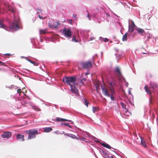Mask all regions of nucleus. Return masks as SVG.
Masks as SVG:
<instances>
[{
	"mask_svg": "<svg viewBox=\"0 0 158 158\" xmlns=\"http://www.w3.org/2000/svg\"><path fill=\"white\" fill-rule=\"evenodd\" d=\"M17 92L18 93H20L22 92V90L20 89H19L17 90Z\"/></svg>",
	"mask_w": 158,
	"mask_h": 158,
	"instance_id": "obj_33",
	"label": "nucleus"
},
{
	"mask_svg": "<svg viewBox=\"0 0 158 158\" xmlns=\"http://www.w3.org/2000/svg\"><path fill=\"white\" fill-rule=\"evenodd\" d=\"M24 135L19 134H18L16 135L17 139L21 141H24Z\"/></svg>",
	"mask_w": 158,
	"mask_h": 158,
	"instance_id": "obj_10",
	"label": "nucleus"
},
{
	"mask_svg": "<svg viewBox=\"0 0 158 158\" xmlns=\"http://www.w3.org/2000/svg\"><path fill=\"white\" fill-rule=\"evenodd\" d=\"M5 55H7V56H10V55H11V54H9V53H7V54H4Z\"/></svg>",
	"mask_w": 158,
	"mask_h": 158,
	"instance_id": "obj_41",
	"label": "nucleus"
},
{
	"mask_svg": "<svg viewBox=\"0 0 158 158\" xmlns=\"http://www.w3.org/2000/svg\"><path fill=\"white\" fill-rule=\"evenodd\" d=\"M35 110H37V111H39V110H40V109H39V108H37V109H36V108H35Z\"/></svg>",
	"mask_w": 158,
	"mask_h": 158,
	"instance_id": "obj_44",
	"label": "nucleus"
},
{
	"mask_svg": "<svg viewBox=\"0 0 158 158\" xmlns=\"http://www.w3.org/2000/svg\"><path fill=\"white\" fill-rule=\"evenodd\" d=\"M134 27L129 25V31L130 32H132L134 31Z\"/></svg>",
	"mask_w": 158,
	"mask_h": 158,
	"instance_id": "obj_24",
	"label": "nucleus"
},
{
	"mask_svg": "<svg viewBox=\"0 0 158 158\" xmlns=\"http://www.w3.org/2000/svg\"><path fill=\"white\" fill-rule=\"evenodd\" d=\"M101 88L103 94L106 96L109 97L110 94L107 89L104 86L101 85Z\"/></svg>",
	"mask_w": 158,
	"mask_h": 158,
	"instance_id": "obj_5",
	"label": "nucleus"
},
{
	"mask_svg": "<svg viewBox=\"0 0 158 158\" xmlns=\"http://www.w3.org/2000/svg\"><path fill=\"white\" fill-rule=\"evenodd\" d=\"M150 88H152V89L153 90L152 91V92H154L156 89H158V85L156 84L151 83Z\"/></svg>",
	"mask_w": 158,
	"mask_h": 158,
	"instance_id": "obj_9",
	"label": "nucleus"
},
{
	"mask_svg": "<svg viewBox=\"0 0 158 158\" xmlns=\"http://www.w3.org/2000/svg\"><path fill=\"white\" fill-rule=\"evenodd\" d=\"M73 17L75 18V20H77V16L76 15H73Z\"/></svg>",
	"mask_w": 158,
	"mask_h": 158,
	"instance_id": "obj_34",
	"label": "nucleus"
},
{
	"mask_svg": "<svg viewBox=\"0 0 158 158\" xmlns=\"http://www.w3.org/2000/svg\"><path fill=\"white\" fill-rule=\"evenodd\" d=\"M10 28L12 31H17L19 29V26L15 23L13 22L10 26Z\"/></svg>",
	"mask_w": 158,
	"mask_h": 158,
	"instance_id": "obj_4",
	"label": "nucleus"
},
{
	"mask_svg": "<svg viewBox=\"0 0 158 158\" xmlns=\"http://www.w3.org/2000/svg\"><path fill=\"white\" fill-rule=\"evenodd\" d=\"M64 135H65L66 136H69V137H70V136H71L70 134H68V133L65 134H64Z\"/></svg>",
	"mask_w": 158,
	"mask_h": 158,
	"instance_id": "obj_36",
	"label": "nucleus"
},
{
	"mask_svg": "<svg viewBox=\"0 0 158 158\" xmlns=\"http://www.w3.org/2000/svg\"><path fill=\"white\" fill-rule=\"evenodd\" d=\"M62 33L63 35L69 38L72 37L71 31L70 29H66L65 28L62 29Z\"/></svg>",
	"mask_w": 158,
	"mask_h": 158,
	"instance_id": "obj_3",
	"label": "nucleus"
},
{
	"mask_svg": "<svg viewBox=\"0 0 158 158\" xmlns=\"http://www.w3.org/2000/svg\"><path fill=\"white\" fill-rule=\"evenodd\" d=\"M92 16L93 17H94L95 16V15L94 14L93 15H92Z\"/></svg>",
	"mask_w": 158,
	"mask_h": 158,
	"instance_id": "obj_47",
	"label": "nucleus"
},
{
	"mask_svg": "<svg viewBox=\"0 0 158 158\" xmlns=\"http://www.w3.org/2000/svg\"><path fill=\"white\" fill-rule=\"evenodd\" d=\"M11 11H12V12H14V10H11Z\"/></svg>",
	"mask_w": 158,
	"mask_h": 158,
	"instance_id": "obj_50",
	"label": "nucleus"
},
{
	"mask_svg": "<svg viewBox=\"0 0 158 158\" xmlns=\"http://www.w3.org/2000/svg\"><path fill=\"white\" fill-rule=\"evenodd\" d=\"M136 30L138 31V33L139 34H140L141 35H142L143 34L144 32V30L139 28L136 29Z\"/></svg>",
	"mask_w": 158,
	"mask_h": 158,
	"instance_id": "obj_17",
	"label": "nucleus"
},
{
	"mask_svg": "<svg viewBox=\"0 0 158 158\" xmlns=\"http://www.w3.org/2000/svg\"><path fill=\"white\" fill-rule=\"evenodd\" d=\"M77 80L76 77L75 76L65 77L62 79V81L64 83H66L70 86L77 85V83L75 82Z\"/></svg>",
	"mask_w": 158,
	"mask_h": 158,
	"instance_id": "obj_1",
	"label": "nucleus"
},
{
	"mask_svg": "<svg viewBox=\"0 0 158 158\" xmlns=\"http://www.w3.org/2000/svg\"><path fill=\"white\" fill-rule=\"evenodd\" d=\"M24 125H21V126H18V127H20V126H24Z\"/></svg>",
	"mask_w": 158,
	"mask_h": 158,
	"instance_id": "obj_48",
	"label": "nucleus"
},
{
	"mask_svg": "<svg viewBox=\"0 0 158 158\" xmlns=\"http://www.w3.org/2000/svg\"><path fill=\"white\" fill-rule=\"evenodd\" d=\"M39 17L40 18V19H43V17H41L40 16V15H39Z\"/></svg>",
	"mask_w": 158,
	"mask_h": 158,
	"instance_id": "obj_43",
	"label": "nucleus"
},
{
	"mask_svg": "<svg viewBox=\"0 0 158 158\" xmlns=\"http://www.w3.org/2000/svg\"><path fill=\"white\" fill-rule=\"evenodd\" d=\"M144 89L147 93L150 95H151V94H152L151 92H152V91H153V90L152 89V88H150V87H148L147 85L145 86Z\"/></svg>",
	"mask_w": 158,
	"mask_h": 158,
	"instance_id": "obj_11",
	"label": "nucleus"
},
{
	"mask_svg": "<svg viewBox=\"0 0 158 158\" xmlns=\"http://www.w3.org/2000/svg\"><path fill=\"white\" fill-rule=\"evenodd\" d=\"M0 26L1 28L5 29V26L3 24V21H0Z\"/></svg>",
	"mask_w": 158,
	"mask_h": 158,
	"instance_id": "obj_26",
	"label": "nucleus"
},
{
	"mask_svg": "<svg viewBox=\"0 0 158 158\" xmlns=\"http://www.w3.org/2000/svg\"><path fill=\"white\" fill-rule=\"evenodd\" d=\"M60 25V23L57 22H54L53 24V29H56L58 28V26Z\"/></svg>",
	"mask_w": 158,
	"mask_h": 158,
	"instance_id": "obj_16",
	"label": "nucleus"
},
{
	"mask_svg": "<svg viewBox=\"0 0 158 158\" xmlns=\"http://www.w3.org/2000/svg\"><path fill=\"white\" fill-rule=\"evenodd\" d=\"M72 41H74L76 42H78V41L76 39V37L75 36H74L73 37L72 39Z\"/></svg>",
	"mask_w": 158,
	"mask_h": 158,
	"instance_id": "obj_29",
	"label": "nucleus"
},
{
	"mask_svg": "<svg viewBox=\"0 0 158 158\" xmlns=\"http://www.w3.org/2000/svg\"><path fill=\"white\" fill-rule=\"evenodd\" d=\"M70 135L71 136H70V137L71 138H72L73 139H78V137L75 135L72 134H70Z\"/></svg>",
	"mask_w": 158,
	"mask_h": 158,
	"instance_id": "obj_27",
	"label": "nucleus"
},
{
	"mask_svg": "<svg viewBox=\"0 0 158 158\" xmlns=\"http://www.w3.org/2000/svg\"><path fill=\"white\" fill-rule=\"evenodd\" d=\"M56 121H70L69 120H68L65 119L61 118H56Z\"/></svg>",
	"mask_w": 158,
	"mask_h": 158,
	"instance_id": "obj_19",
	"label": "nucleus"
},
{
	"mask_svg": "<svg viewBox=\"0 0 158 158\" xmlns=\"http://www.w3.org/2000/svg\"><path fill=\"white\" fill-rule=\"evenodd\" d=\"M141 139V144L144 147V148H147V145L146 144V143H145V142L144 140L141 137L140 138Z\"/></svg>",
	"mask_w": 158,
	"mask_h": 158,
	"instance_id": "obj_13",
	"label": "nucleus"
},
{
	"mask_svg": "<svg viewBox=\"0 0 158 158\" xmlns=\"http://www.w3.org/2000/svg\"><path fill=\"white\" fill-rule=\"evenodd\" d=\"M98 110V108L96 107H93L92 110L94 113H95Z\"/></svg>",
	"mask_w": 158,
	"mask_h": 158,
	"instance_id": "obj_28",
	"label": "nucleus"
},
{
	"mask_svg": "<svg viewBox=\"0 0 158 158\" xmlns=\"http://www.w3.org/2000/svg\"><path fill=\"white\" fill-rule=\"evenodd\" d=\"M102 154L103 155L106 156V157H108L109 158V157L108 156V154L106 152V151H102Z\"/></svg>",
	"mask_w": 158,
	"mask_h": 158,
	"instance_id": "obj_25",
	"label": "nucleus"
},
{
	"mask_svg": "<svg viewBox=\"0 0 158 158\" xmlns=\"http://www.w3.org/2000/svg\"><path fill=\"white\" fill-rule=\"evenodd\" d=\"M48 25L50 28L53 29V26L52 23H48Z\"/></svg>",
	"mask_w": 158,
	"mask_h": 158,
	"instance_id": "obj_31",
	"label": "nucleus"
},
{
	"mask_svg": "<svg viewBox=\"0 0 158 158\" xmlns=\"http://www.w3.org/2000/svg\"><path fill=\"white\" fill-rule=\"evenodd\" d=\"M75 86V85H74L70 86V87L71 88L70 91L72 93H75L78 95V90Z\"/></svg>",
	"mask_w": 158,
	"mask_h": 158,
	"instance_id": "obj_8",
	"label": "nucleus"
},
{
	"mask_svg": "<svg viewBox=\"0 0 158 158\" xmlns=\"http://www.w3.org/2000/svg\"><path fill=\"white\" fill-rule=\"evenodd\" d=\"M68 124L67 123H62L61 125H64L65 126H68Z\"/></svg>",
	"mask_w": 158,
	"mask_h": 158,
	"instance_id": "obj_35",
	"label": "nucleus"
},
{
	"mask_svg": "<svg viewBox=\"0 0 158 158\" xmlns=\"http://www.w3.org/2000/svg\"><path fill=\"white\" fill-rule=\"evenodd\" d=\"M55 133H56V134H58V132L57 131H55Z\"/></svg>",
	"mask_w": 158,
	"mask_h": 158,
	"instance_id": "obj_46",
	"label": "nucleus"
},
{
	"mask_svg": "<svg viewBox=\"0 0 158 158\" xmlns=\"http://www.w3.org/2000/svg\"><path fill=\"white\" fill-rule=\"evenodd\" d=\"M0 64L3 65H5V63L4 62H2L1 61H0Z\"/></svg>",
	"mask_w": 158,
	"mask_h": 158,
	"instance_id": "obj_38",
	"label": "nucleus"
},
{
	"mask_svg": "<svg viewBox=\"0 0 158 158\" xmlns=\"http://www.w3.org/2000/svg\"><path fill=\"white\" fill-rule=\"evenodd\" d=\"M103 41L105 42H107L108 41V39L107 38H105L103 39Z\"/></svg>",
	"mask_w": 158,
	"mask_h": 158,
	"instance_id": "obj_39",
	"label": "nucleus"
},
{
	"mask_svg": "<svg viewBox=\"0 0 158 158\" xmlns=\"http://www.w3.org/2000/svg\"><path fill=\"white\" fill-rule=\"evenodd\" d=\"M86 80V79L85 78H83L81 80V82L82 83V85H84V82H85Z\"/></svg>",
	"mask_w": 158,
	"mask_h": 158,
	"instance_id": "obj_30",
	"label": "nucleus"
},
{
	"mask_svg": "<svg viewBox=\"0 0 158 158\" xmlns=\"http://www.w3.org/2000/svg\"><path fill=\"white\" fill-rule=\"evenodd\" d=\"M100 83L99 82H97L95 84V87L97 91L98 92L99 89V86Z\"/></svg>",
	"mask_w": 158,
	"mask_h": 158,
	"instance_id": "obj_18",
	"label": "nucleus"
},
{
	"mask_svg": "<svg viewBox=\"0 0 158 158\" xmlns=\"http://www.w3.org/2000/svg\"><path fill=\"white\" fill-rule=\"evenodd\" d=\"M12 135L10 131H5L1 135V137L3 138H10Z\"/></svg>",
	"mask_w": 158,
	"mask_h": 158,
	"instance_id": "obj_6",
	"label": "nucleus"
},
{
	"mask_svg": "<svg viewBox=\"0 0 158 158\" xmlns=\"http://www.w3.org/2000/svg\"><path fill=\"white\" fill-rule=\"evenodd\" d=\"M111 158H113V157L112 156H111Z\"/></svg>",
	"mask_w": 158,
	"mask_h": 158,
	"instance_id": "obj_51",
	"label": "nucleus"
},
{
	"mask_svg": "<svg viewBox=\"0 0 158 158\" xmlns=\"http://www.w3.org/2000/svg\"><path fill=\"white\" fill-rule=\"evenodd\" d=\"M30 62H31V63L32 64H33V63H34L33 62H32V61H30Z\"/></svg>",
	"mask_w": 158,
	"mask_h": 158,
	"instance_id": "obj_49",
	"label": "nucleus"
},
{
	"mask_svg": "<svg viewBox=\"0 0 158 158\" xmlns=\"http://www.w3.org/2000/svg\"><path fill=\"white\" fill-rule=\"evenodd\" d=\"M113 96L114 95H110V98L111 99V100L112 101H114V97H113Z\"/></svg>",
	"mask_w": 158,
	"mask_h": 158,
	"instance_id": "obj_32",
	"label": "nucleus"
},
{
	"mask_svg": "<svg viewBox=\"0 0 158 158\" xmlns=\"http://www.w3.org/2000/svg\"><path fill=\"white\" fill-rule=\"evenodd\" d=\"M115 72H117L118 73L117 76L118 77H120L122 76L121 73L120 71L119 68L118 67H117L115 68Z\"/></svg>",
	"mask_w": 158,
	"mask_h": 158,
	"instance_id": "obj_12",
	"label": "nucleus"
},
{
	"mask_svg": "<svg viewBox=\"0 0 158 158\" xmlns=\"http://www.w3.org/2000/svg\"><path fill=\"white\" fill-rule=\"evenodd\" d=\"M68 126L70 128H71V126L70 125H69V124H68Z\"/></svg>",
	"mask_w": 158,
	"mask_h": 158,
	"instance_id": "obj_45",
	"label": "nucleus"
},
{
	"mask_svg": "<svg viewBox=\"0 0 158 158\" xmlns=\"http://www.w3.org/2000/svg\"><path fill=\"white\" fill-rule=\"evenodd\" d=\"M85 103L86 104L85 105L87 107H88V103L85 101Z\"/></svg>",
	"mask_w": 158,
	"mask_h": 158,
	"instance_id": "obj_42",
	"label": "nucleus"
},
{
	"mask_svg": "<svg viewBox=\"0 0 158 158\" xmlns=\"http://www.w3.org/2000/svg\"><path fill=\"white\" fill-rule=\"evenodd\" d=\"M120 104L122 106L123 109H124V111L125 112V113H127L128 112V110L126 108V105L123 102H121Z\"/></svg>",
	"mask_w": 158,
	"mask_h": 158,
	"instance_id": "obj_15",
	"label": "nucleus"
},
{
	"mask_svg": "<svg viewBox=\"0 0 158 158\" xmlns=\"http://www.w3.org/2000/svg\"><path fill=\"white\" fill-rule=\"evenodd\" d=\"M87 17H88V18H89V20H90V19L91 18V16L89 15V14H88L87 15Z\"/></svg>",
	"mask_w": 158,
	"mask_h": 158,
	"instance_id": "obj_40",
	"label": "nucleus"
},
{
	"mask_svg": "<svg viewBox=\"0 0 158 158\" xmlns=\"http://www.w3.org/2000/svg\"><path fill=\"white\" fill-rule=\"evenodd\" d=\"M127 33H126L123 36L122 38V40L125 41L127 40Z\"/></svg>",
	"mask_w": 158,
	"mask_h": 158,
	"instance_id": "obj_23",
	"label": "nucleus"
},
{
	"mask_svg": "<svg viewBox=\"0 0 158 158\" xmlns=\"http://www.w3.org/2000/svg\"><path fill=\"white\" fill-rule=\"evenodd\" d=\"M101 144L102 146L106 148L110 149H111V147L107 143H101Z\"/></svg>",
	"mask_w": 158,
	"mask_h": 158,
	"instance_id": "obj_14",
	"label": "nucleus"
},
{
	"mask_svg": "<svg viewBox=\"0 0 158 158\" xmlns=\"http://www.w3.org/2000/svg\"><path fill=\"white\" fill-rule=\"evenodd\" d=\"M109 89L111 93L110 95H115V91L113 88L112 87H110Z\"/></svg>",
	"mask_w": 158,
	"mask_h": 158,
	"instance_id": "obj_20",
	"label": "nucleus"
},
{
	"mask_svg": "<svg viewBox=\"0 0 158 158\" xmlns=\"http://www.w3.org/2000/svg\"><path fill=\"white\" fill-rule=\"evenodd\" d=\"M40 33V35L42 34H44L47 33L46 29H44L43 30H40L39 31Z\"/></svg>",
	"mask_w": 158,
	"mask_h": 158,
	"instance_id": "obj_21",
	"label": "nucleus"
},
{
	"mask_svg": "<svg viewBox=\"0 0 158 158\" xmlns=\"http://www.w3.org/2000/svg\"><path fill=\"white\" fill-rule=\"evenodd\" d=\"M69 23L71 24V25H72L73 24V23H72V19H70L69 20Z\"/></svg>",
	"mask_w": 158,
	"mask_h": 158,
	"instance_id": "obj_37",
	"label": "nucleus"
},
{
	"mask_svg": "<svg viewBox=\"0 0 158 158\" xmlns=\"http://www.w3.org/2000/svg\"><path fill=\"white\" fill-rule=\"evenodd\" d=\"M81 64L84 69L88 68L92 66V64L90 61L82 62Z\"/></svg>",
	"mask_w": 158,
	"mask_h": 158,
	"instance_id": "obj_7",
	"label": "nucleus"
},
{
	"mask_svg": "<svg viewBox=\"0 0 158 158\" xmlns=\"http://www.w3.org/2000/svg\"><path fill=\"white\" fill-rule=\"evenodd\" d=\"M52 130V129L51 127H46L45 128L44 130V131L45 132H48Z\"/></svg>",
	"mask_w": 158,
	"mask_h": 158,
	"instance_id": "obj_22",
	"label": "nucleus"
},
{
	"mask_svg": "<svg viewBox=\"0 0 158 158\" xmlns=\"http://www.w3.org/2000/svg\"><path fill=\"white\" fill-rule=\"evenodd\" d=\"M25 132L28 135L27 138L28 140L35 138V135L39 134L38 131L35 129L26 130L25 131Z\"/></svg>",
	"mask_w": 158,
	"mask_h": 158,
	"instance_id": "obj_2",
	"label": "nucleus"
}]
</instances>
